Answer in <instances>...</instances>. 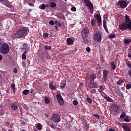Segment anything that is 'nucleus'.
Listing matches in <instances>:
<instances>
[{
	"label": "nucleus",
	"instance_id": "obj_1",
	"mask_svg": "<svg viewBox=\"0 0 131 131\" xmlns=\"http://www.w3.org/2000/svg\"><path fill=\"white\" fill-rule=\"evenodd\" d=\"M28 29L25 27H21L16 31L15 33L12 34V38L13 39H20L25 35H27Z\"/></svg>",
	"mask_w": 131,
	"mask_h": 131
},
{
	"label": "nucleus",
	"instance_id": "obj_2",
	"mask_svg": "<svg viewBox=\"0 0 131 131\" xmlns=\"http://www.w3.org/2000/svg\"><path fill=\"white\" fill-rule=\"evenodd\" d=\"M119 28L121 31H126V30L131 31V19L127 14L125 15L124 22L119 25Z\"/></svg>",
	"mask_w": 131,
	"mask_h": 131
},
{
	"label": "nucleus",
	"instance_id": "obj_3",
	"mask_svg": "<svg viewBox=\"0 0 131 131\" xmlns=\"http://www.w3.org/2000/svg\"><path fill=\"white\" fill-rule=\"evenodd\" d=\"M89 29L85 27L82 29L81 31V36L83 38V42L85 44H88L89 43V40H88L87 37L89 36Z\"/></svg>",
	"mask_w": 131,
	"mask_h": 131
},
{
	"label": "nucleus",
	"instance_id": "obj_4",
	"mask_svg": "<svg viewBox=\"0 0 131 131\" xmlns=\"http://www.w3.org/2000/svg\"><path fill=\"white\" fill-rule=\"evenodd\" d=\"M0 51L3 54H8L10 51V46L7 43H4L0 47Z\"/></svg>",
	"mask_w": 131,
	"mask_h": 131
},
{
	"label": "nucleus",
	"instance_id": "obj_5",
	"mask_svg": "<svg viewBox=\"0 0 131 131\" xmlns=\"http://www.w3.org/2000/svg\"><path fill=\"white\" fill-rule=\"evenodd\" d=\"M93 39L96 42L100 43L102 40V37L100 33H99V32L95 33L93 37Z\"/></svg>",
	"mask_w": 131,
	"mask_h": 131
},
{
	"label": "nucleus",
	"instance_id": "obj_6",
	"mask_svg": "<svg viewBox=\"0 0 131 131\" xmlns=\"http://www.w3.org/2000/svg\"><path fill=\"white\" fill-rule=\"evenodd\" d=\"M88 86L92 90L93 88H98V85L97 83H93V80L91 79H90V80L89 81V83H88Z\"/></svg>",
	"mask_w": 131,
	"mask_h": 131
},
{
	"label": "nucleus",
	"instance_id": "obj_7",
	"mask_svg": "<svg viewBox=\"0 0 131 131\" xmlns=\"http://www.w3.org/2000/svg\"><path fill=\"white\" fill-rule=\"evenodd\" d=\"M51 119L55 123H58V122H60V121H61V118L60 116L59 115H57L56 114H53L52 115Z\"/></svg>",
	"mask_w": 131,
	"mask_h": 131
},
{
	"label": "nucleus",
	"instance_id": "obj_8",
	"mask_svg": "<svg viewBox=\"0 0 131 131\" xmlns=\"http://www.w3.org/2000/svg\"><path fill=\"white\" fill-rule=\"evenodd\" d=\"M57 99L58 100V103L60 105H63L64 104V99H63V97H62V95L60 94V93H58L56 95Z\"/></svg>",
	"mask_w": 131,
	"mask_h": 131
},
{
	"label": "nucleus",
	"instance_id": "obj_9",
	"mask_svg": "<svg viewBox=\"0 0 131 131\" xmlns=\"http://www.w3.org/2000/svg\"><path fill=\"white\" fill-rule=\"evenodd\" d=\"M117 5H119L121 8H126L127 6V3L124 0H120L118 1Z\"/></svg>",
	"mask_w": 131,
	"mask_h": 131
},
{
	"label": "nucleus",
	"instance_id": "obj_10",
	"mask_svg": "<svg viewBox=\"0 0 131 131\" xmlns=\"http://www.w3.org/2000/svg\"><path fill=\"white\" fill-rule=\"evenodd\" d=\"M10 106L13 111H17L19 108V104L18 102H12L10 104Z\"/></svg>",
	"mask_w": 131,
	"mask_h": 131
},
{
	"label": "nucleus",
	"instance_id": "obj_11",
	"mask_svg": "<svg viewBox=\"0 0 131 131\" xmlns=\"http://www.w3.org/2000/svg\"><path fill=\"white\" fill-rule=\"evenodd\" d=\"M84 3H85V6L88 7L91 9H93V4L90 2V0H83Z\"/></svg>",
	"mask_w": 131,
	"mask_h": 131
},
{
	"label": "nucleus",
	"instance_id": "obj_12",
	"mask_svg": "<svg viewBox=\"0 0 131 131\" xmlns=\"http://www.w3.org/2000/svg\"><path fill=\"white\" fill-rule=\"evenodd\" d=\"M103 80L106 81H107V76H108L109 74V72L108 71H107V70H103Z\"/></svg>",
	"mask_w": 131,
	"mask_h": 131
},
{
	"label": "nucleus",
	"instance_id": "obj_13",
	"mask_svg": "<svg viewBox=\"0 0 131 131\" xmlns=\"http://www.w3.org/2000/svg\"><path fill=\"white\" fill-rule=\"evenodd\" d=\"M4 5H5L8 8H12L13 6L10 4L8 0H4Z\"/></svg>",
	"mask_w": 131,
	"mask_h": 131
},
{
	"label": "nucleus",
	"instance_id": "obj_14",
	"mask_svg": "<svg viewBox=\"0 0 131 131\" xmlns=\"http://www.w3.org/2000/svg\"><path fill=\"white\" fill-rule=\"evenodd\" d=\"M73 43H74V41L73 39L72 38H68L67 39V44L69 46L73 45Z\"/></svg>",
	"mask_w": 131,
	"mask_h": 131
},
{
	"label": "nucleus",
	"instance_id": "obj_15",
	"mask_svg": "<svg viewBox=\"0 0 131 131\" xmlns=\"http://www.w3.org/2000/svg\"><path fill=\"white\" fill-rule=\"evenodd\" d=\"M112 107L114 110L115 112H117L119 110V105L116 103L112 104Z\"/></svg>",
	"mask_w": 131,
	"mask_h": 131
},
{
	"label": "nucleus",
	"instance_id": "obj_16",
	"mask_svg": "<svg viewBox=\"0 0 131 131\" xmlns=\"http://www.w3.org/2000/svg\"><path fill=\"white\" fill-rule=\"evenodd\" d=\"M90 78L92 80L93 83H95V82H94V80L97 79V76L96 74H92V75H90Z\"/></svg>",
	"mask_w": 131,
	"mask_h": 131
},
{
	"label": "nucleus",
	"instance_id": "obj_17",
	"mask_svg": "<svg viewBox=\"0 0 131 131\" xmlns=\"http://www.w3.org/2000/svg\"><path fill=\"white\" fill-rule=\"evenodd\" d=\"M95 17L97 18L99 24H102V20L100 14H96Z\"/></svg>",
	"mask_w": 131,
	"mask_h": 131
},
{
	"label": "nucleus",
	"instance_id": "obj_18",
	"mask_svg": "<svg viewBox=\"0 0 131 131\" xmlns=\"http://www.w3.org/2000/svg\"><path fill=\"white\" fill-rule=\"evenodd\" d=\"M122 127L125 131H131L129 126H127L126 125H122Z\"/></svg>",
	"mask_w": 131,
	"mask_h": 131
},
{
	"label": "nucleus",
	"instance_id": "obj_19",
	"mask_svg": "<svg viewBox=\"0 0 131 131\" xmlns=\"http://www.w3.org/2000/svg\"><path fill=\"white\" fill-rule=\"evenodd\" d=\"M103 98L105 99V100H107V101H110L111 102H113V99H112L111 97H110V96H103Z\"/></svg>",
	"mask_w": 131,
	"mask_h": 131
},
{
	"label": "nucleus",
	"instance_id": "obj_20",
	"mask_svg": "<svg viewBox=\"0 0 131 131\" xmlns=\"http://www.w3.org/2000/svg\"><path fill=\"white\" fill-rule=\"evenodd\" d=\"M49 88L52 90H55L56 89V87L55 86H54L53 83H52V82H51L49 83Z\"/></svg>",
	"mask_w": 131,
	"mask_h": 131
},
{
	"label": "nucleus",
	"instance_id": "obj_21",
	"mask_svg": "<svg viewBox=\"0 0 131 131\" xmlns=\"http://www.w3.org/2000/svg\"><path fill=\"white\" fill-rule=\"evenodd\" d=\"M124 121L127 122H130L131 121V118L128 116H125Z\"/></svg>",
	"mask_w": 131,
	"mask_h": 131
},
{
	"label": "nucleus",
	"instance_id": "obj_22",
	"mask_svg": "<svg viewBox=\"0 0 131 131\" xmlns=\"http://www.w3.org/2000/svg\"><path fill=\"white\" fill-rule=\"evenodd\" d=\"M36 128L38 130H42V126L41 124H40V123H39L38 124H37Z\"/></svg>",
	"mask_w": 131,
	"mask_h": 131
},
{
	"label": "nucleus",
	"instance_id": "obj_23",
	"mask_svg": "<svg viewBox=\"0 0 131 131\" xmlns=\"http://www.w3.org/2000/svg\"><path fill=\"white\" fill-rule=\"evenodd\" d=\"M111 65L112 66L111 69H112V70H115L116 69V66L114 61H112L111 62Z\"/></svg>",
	"mask_w": 131,
	"mask_h": 131
},
{
	"label": "nucleus",
	"instance_id": "obj_24",
	"mask_svg": "<svg viewBox=\"0 0 131 131\" xmlns=\"http://www.w3.org/2000/svg\"><path fill=\"white\" fill-rule=\"evenodd\" d=\"M30 93V90H28V89H25V90H24V91H23V94L24 95H27L28 94H29Z\"/></svg>",
	"mask_w": 131,
	"mask_h": 131
},
{
	"label": "nucleus",
	"instance_id": "obj_25",
	"mask_svg": "<svg viewBox=\"0 0 131 131\" xmlns=\"http://www.w3.org/2000/svg\"><path fill=\"white\" fill-rule=\"evenodd\" d=\"M124 43L125 44H128L131 43V39H124Z\"/></svg>",
	"mask_w": 131,
	"mask_h": 131
},
{
	"label": "nucleus",
	"instance_id": "obj_26",
	"mask_svg": "<svg viewBox=\"0 0 131 131\" xmlns=\"http://www.w3.org/2000/svg\"><path fill=\"white\" fill-rule=\"evenodd\" d=\"M11 89L13 90V92H16V88H15V83H13V84H11Z\"/></svg>",
	"mask_w": 131,
	"mask_h": 131
},
{
	"label": "nucleus",
	"instance_id": "obj_27",
	"mask_svg": "<svg viewBox=\"0 0 131 131\" xmlns=\"http://www.w3.org/2000/svg\"><path fill=\"white\" fill-rule=\"evenodd\" d=\"M56 6L57 4L55 2H52L50 4V7H51V8H55V7H56Z\"/></svg>",
	"mask_w": 131,
	"mask_h": 131
},
{
	"label": "nucleus",
	"instance_id": "obj_28",
	"mask_svg": "<svg viewBox=\"0 0 131 131\" xmlns=\"http://www.w3.org/2000/svg\"><path fill=\"white\" fill-rule=\"evenodd\" d=\"M126 116V114L125 112L122 113L120 116V119H124Z\"/></svg>",
	"mask_w": 131,
	"mask_h": 131
},
{
	"label": "nucleus",
	"instance_id": "obj_29",
	"mask_svg": "<svg viewBox=\"0 0 131 131\" xmlns=\"http://www.w3.org/2000/svg\"><path fill=\"white\" fill-rule=\"evenodd\" d=\"M27 52V51H24V53H23V54H22V59H26Z\"/></svg>",
	"mask_w": 131,
	"mask_h": 131
},
{
	"label": "nucleus",
	"instance_id": "obj_30",
	"mask_svg": "<svg viewBox=\"0 0 131 131\" xmlns=\"http://www.w3.org/2000/svg\"><path fill=\"white\" fill-rule=\"evenodd\" d=\"M24 49L26 50L25 51H29V47L27 43L24 44Z\"/></svg>",
	"mask_w": 131,
	"mask_h": 131
},
{
	"label": "nucleus",
	"instance_id": "obj_31",
	"mask_svg": "<svg viewBox=\"0 0 131 131\" xmlns=\"http://www.w3.org/2000/svg\"><path fill=\"white\" fill-rule=\"evenodd\" d=\"M49 36V33H43L42 37L44 39H46V38H48Z\"/></svg>",
	"mask_w": 131,
	"mask_h": 131
},
{
	"label": "nucleus",
	"instance_id": "obj_32",
	"mask_svg": "<svg viewBox=\"0 0 131 131\" xmlns=\"http://www.w3.org/2000/svg\"><path fill=\"white\" fill-rule=\"evenodd\" d=\"M46 5L45 4H41V5H40L39 8L40 9H41L42 10H44L46 9Z\"/></svg>",
	"mask_w": 131,
	"mask_h": 131
},
{
	"label": "nucleus",
	"instance_id": "obj_33",
	"mask_svg": "<svg viewBox=\"0 0 131 131\" xmlns=\"http://www.w3.org/2000/svg\"><path fill=\"white\" fill-rule=\"evenodd\" d=\"M45 103L48 104L50 103V100L49 98H48V97H45Z\"/></svg>",
	"mask_w": 131,
	"mask_h": 131
},
{
	"label": "nucleus",
	"instance_id": "obj_34",
	"mask_svg": "<svg viewBox=\"0 0 131 131\" xmlns=\"http://www.w3.org/2000/svg\"><path fill=\"white\" fill-rule=\"evenodd\" d=\"M123 83V80H121V79L118 80L117 82V85H122Z\"/></svg>",
	"mask_w": 131,
	"mask_h": 131
},
{
	"label": "nucleus",
	"instance_id": "obj_35",
	"mask_svg": "<svg viewBox=\"0 0 131 131\" xmlns=\"http://www.w3.org/2000/svg\"><path fill=\"white\" fill-rule=\"evenodd\" d=\"M51 49L52 48L51 47V46H49L47 45H46L45 46H44V49L45 50H51Z\"/></svg>",
	"mask_w": 131,
	"mask_h": 131
},
{
	"label": "nucleus",
	"instance_id": "obj_36",
	"mask_svg": "<svg viewBox=\"0 0 131 131\" xmlns=\"http://www.w3.org/2000/svg\"><path fill=\"white\" fill-rule=\"evenodd\" d=\"M86 101H88V102L89 103H92V102H93L92 99V98H91V97H87Z\"/></svg>",
	"mask_w": 131,
	"mask_h": 131
},
{
	"label": "nucleus",
	"instance_id": "obj_37",
	"mask_svg": "<svg viewBox=\"0 0 131 131\" xmlns=\"http://www.w3.org/2000/svg\"><path fill=\"white\" fill-rule=\"evenodd\" d=\"M115 37H116V35L115 34H113L112 35H109V36H108V38L110 39L114 38H115Z\"/></svg>",
	"mask_w": 131,
	"mask_h": 131
},
{
	"label": "nucleus",
	"instance_id": "obj_38",
	"mask_svg": "<svg viewBox=\"0 0 131 131\" xmlns=\"http://www.w3.org/2000/svg\"><path fill=\"white\" fill-rule=\"evenodd\" d=\"M96 21L94 20V18H92L91 19V25L92 27H94V26L95 25Z\"/></svg>",
	"mask_w": 131,
	"mask_h": 131
},
{
	"label": "nucleus",
	"instance_id": "obj_39",
	"mask_svg": "<svg viewBox=\"0 0 131 131\" xmlns=\"http://www.w3.org/2000/svg\"><path fill=\"white\" fill-rule=\"evenodd\" d=\"M73 103L74 105H77L78 104V101L77 100H74L73 101Z\"/></svg>",
	"mask_w": 131,
	"mask_h": 131
},
{
	"label": "nucleus",
	"instance_id": "obj_40",
	"mask_svg": "<svg viewBox=\"0 0 131 131\" xmlns=\"http://www.w3.org/2000/svg\"><path fill=\"white\" fill-rule=\"evenodd\" d=\"M128 57L131 58V48L130 49H128Z\"/></svg>",
	"mask_w": 131,
	"mask_h": 131
},
{
	"label": "nucleus",
	"instance_id": "obj_41",
	"mask_svg": "<svg viewBox=\"0 0 131 131\" xmlns=\"http://www.w3.org/2000/svg\"><path fill=\"white\" fill-rule=\"evenodd\" d=\"M125 88L126 89H130L131 84H126Z\"/></svg>",
	"mask_w": 131,
	"mask_h": 131
},
{
	"label": "nucleus",
	"instance_id": "obj_42",
	"mask_svg": "<svg viewBox=\"0 0 131 131\" xmlns=\"http://www.w3.org/2000/svg\"><path fill=\"white\" fill-rule=\"evenodd\" d=\"M126 66L131 70V62L130 61H128V62H126Z\"/></svg>",
	"mask_w": 131,
	"mask_h": 131
},
{
	"label": "nucleus",
	"instance_id": "obj_43",
	"mask_svg": "<svg viewBox=\"0 0 131 131\" xmlns=\"http://www.w3.org/2000/svg\"><path fill=\"white\" fill-rule=\"evenodd\" d=\"M94 117H96V118H97V119H99L100 118V115H98V114H93Z\"/></svg>",
	"mask_w": 131,
	"mask_h": 131
},
{
	"label": "nucleus",
	"instance_id": "obj_44",
	"mask_svg": "<svg viewBox=\"0 0 131 131\" xmlns=\"http://www.w3.org/2000/svg\"><path fill=\"white\" fill-rule=\"evenodd\" d=\"M106 24V21L105 19H103V28H104V29L105 28Z\"/></svg>",
	"mask_w": 131,
	"mask_h": 131
},
{
	"label": "nucleus",
	"instance_id": "obj_45",
	"mask_svg": "<svg viewBox=\"0 0 131 131\" xmlns=\"http://www.w3.org/2000/svg\"><path fill=\"white\" fill-rule=\"evenodd\" d=\"M91 93H93V94H95L96 93V90L95 88L94 89H93L91 91Z\"/></svg>",
	"mask_w": 131,
	"mask_h": 131
},
{
	"label": "nucleus",
	"instance_id": "obj_46",
	"mask_svg": "<svg viewBox=\"0 0 131 131\" xmlns=\"http://www.w3.org/2000/svg\"><path fill=\"white\" fill-rule=\"evenodd\" d=\"M49 24L51 26H54V25H55V21H54V20H50Z\"/></svg>",
	"mask_w": 131,
	"mask_h": 131
},
{
	"label": "nucleus",
	"instance_id": "obj_47",
	"mask_svg": "<svg viewBox=\"0 0 131 131\" xmlns=\"http://www.w3.org/2000/svg\"><path fill=\"white\" fill-rule=\"evenodd\" d=\"M104 30H105V32H106V33H109V31H108V30L107 29V27L106 26V23L105 24Z\"/></svg>",
	"mask_w": 131,
	"mask_h": 131
},
{
	"label": "nucleus",
	"instance_id": "obj_48",
	"mask_svg": "<svg viewBox=\"0 0 131 131\" xmlns=\"http://www.w3.org/2000/svg\"><path fill=\"white\" fill-rule=\"evenodd\" d=\"M99 89L101 90V91H102V92L104 90V89L103 88V86H102V85H99Z\"/></svg>",
	"mask_w": 131,
	"mask_h": 131
},
{
	"label": "nucleus",
	"instance_id": "obj_49",
	"mask_svg": "<svg viewBox=\"0 0 131 131\" xmlns=\"http://www.w3.org/2000/svg\"><path fill=\"white\" fill-rule=\"evenodd\" d=\"M86 50L88 52H90L91 51V48L90 47H86Z\"/></svg>",
	"mask_w": 131,
	"mask_h": 131
},
{
	"label": "nucleus",
	"instance_id": "obj_50",
	"mask_svg": "<svg viewBox=\"0 0 131 131\" xmlns=\"http://www.w3.org/2000/svg\"><path fill=\"white\" fill-rule=\"evenodd\" d=\"M128 75H129L130 78H131V70H129L127 72Z\"/></svg>",
	"mask_w": 131,
	"mask_h": 131
},
{
	"label": "nucleus",
	"instance_id": "obj_51",
	"mask_svg": "<svg viewBox=\"0 0 131 131\" xmlns=\"http://www.w3.org/2000/svg\"><path fill=\"white\" fill-rule=\"evenodd\" d=\"M28 5L29 6H31L32 7H34L35 5L33 3H28Z\"/></svg>",
	"mask_w": 131,
	"mask_h": 131
},
{
	"label": "nucleus",
	"instance_id": "obj_52",
	"mask_svg": "<svg viewBox=\"0 0 131 131\" xmlns=\"http://www.w3.org/2000/svg\"><path fill=\"white\" fill-rule=\"evenodd\" d=\"M71 10H72V11H76V7H72Z\"/></svg>",
	"mask_w": 131,
	"mask_h": 131
},
{
	"label": "nucleus",
	"instance_id": "obj_53",
	"mask_svg": "<svg viewBox=\"0 0 131 131\" xmlns=\"http://www.w3.org/2000/svg\"><path fill=\"white\" fill-rule=\"evenodd\" d=\"M14 73H15V74H16L17 73H18V70L17 69H16V68H15L14 69Z\"/></svg>",
	"mask_w": 131,
	"mask_h": 131
},
{
	"label": "nucleus",
	"instance_id": "obj_54",
	"mask_svg": "<svg viewBox=\"0 0 131 131\" xmlns=\"http://www.w3.org/2000/svg\"><path fill=\"white\" fill-rule=\"evenodd\" d=\"M5 125L6 126H9V122L8 121H7L6 122H5Z\"/></svg>",
	"mask_w": 131,
	"mask_h": 131
},
{
	"label": "nucleus",
	"instance_id": "obj_55",
	"mask_svg": "<svg viewBox=\"0 0 131 131\" xmlns=\"http://www.w3.org/2000/svg\"><path fill=\"white\" fill-rule=\"evenodd\" d=\"M50 127H51V128H55V126H54V124H51L50 125Z\"/></svg>",
	"mask_w": 131,
	"mask_h": 131
},
{
	"label": "nucleus",
	"instance_id": "obj_56",
	"mask_svg": "<svg viewBox=\"0 0 131 131\" xmlns=\"http://www.w3.org/2000/svg\"><path fill=\"white\" fill-rule=\"evenodd\" d=\"M46 58H47L48 59L51 58V56H50V55H49L48 54L47 55V57H46Z\"/></svg>",
	"mask_w": 131,
	"mask_h": 131
},
{
	"label": "nucleus",
	"instance_id": "obj_57",
	"mask_svg": "<svg viewBox=\"0 0 131 131\" xmlns=\"http://www.w3.org/2000/svg\"><path fill=\"white\" fill-rule=\"evenodd\" d=\"M21 125H26V122L25 121H23L21 123Z\"/></svg>",
	"mask_w": 131,
	"mask_h": 131
},
{
	"label": "nucleus",
	"instance_id": "obj_58",
	"mask_svg": "<svg viewBox=\"0 0 131 131\" xmlns=\"http://www.w3.org/2000/svg\"><path fill=\"white\" fill-rule=\"evenodd\" d=\"M109 131H115V129H114L113 128H111L109 129Z\"/></svg>",
	"mask_w": 131,
	"mask_h": 131
},
{
	"label": "nucleus",
	"instance_id": "obj_59",
	"mask_svg": "<svg viewBox=\"0 0 131 131\" xmlns=\"http://www.w3.org/2000/svg\"><path fill=\"white\" fill-rule=\"evenodd\" d=\"M3 58V57L2 55V54H0V60H2Z\"/></svg>",
	"mask_w": 131,
	"mask_h": 131
},
{
	"label": "nucleus",
	"instance_id": "obj_60",
	"mask_svg": "<svg viewBox=\"0 0 131 131\" xmlns=\"http://www.w3.org/2000/svg\"><path fill=\"white\" fill-rule=\"evenodd\" d=\"M98 91H99V92L100 93H102V92L101 89H100V88H99V89H98Z\"/></svg>",
	"mask_w": 131,
	"mask_h": 131
},
{
	"label": "nucleus",
	"instance_id": "obj_61",
	"mask_svg": "<svg viewBox=\"0 0 131 131\" xmlns=\"http://www.w3.org/2000/svg\"><path fill=\"white\" fill-rule=\"evenodd\" d=\"M3 107H4L3 104H0V108H3Z\"/></svg>",
	"mask_w": 131,
	"mask_h": 131
},
{
	"label": "nucleus",
	"instance_id": "obj_62",
	"mask_svg": "<svg viewBox=\"0 0 131 131\" xmlns=\"http://www.w3.org/2000/svg\"><path fill=\"white\" fill-rule=\"evenodd\" d=\"M61 26H62V24H61V23H58V26L61 27Z\"/></svg>",
	"mask_w": 131,
	"mask_h": 131
},
{
	"label": "nucleus",
	"instance_id": "obj_63",
	"mask_svg": "<svg viewBox=\"0 0 131 131\" xmlns=\"http://www.w3.org/2000/svg\"><path fill=\"white\" fill-rule=\"evenodd\" d=\"M64 84L60 86V88H61V89H64Z\"/></svg>",
	"mask_w": 131,
	"mask_h": 131
},
{
	"label": "nucleus",
	"instance_id": "obj_64",
	"mask_svg": "<svg viewBox=\"0 0 131 131\" xmlns=\"http://www.w3.org/2000/svg\"><path fill=\"white\" fill-rule=\"evenodd\" d=\"M20 131H27V130H26L25 129H22L21 130H20Z\"/></svg>",
	"mask_w": 131,
	"mask_h": 131
}]
</instances>
